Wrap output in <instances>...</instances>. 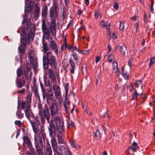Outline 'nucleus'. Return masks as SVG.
<instances>
[{"label":"nucleus","instance_id":"obj_38","mask_svg":"<svg viewBox=\"0 0 155 155\" xmlns=\"http://www.w3.org/2000/svg\"><path fill=\"white\" fill-rule=\"evenodd\" d=\"M33 66L35 70L37 69V63L36 61L34 60L32 62H30Z\"/></svg>","mask_w":155,"mask_h":155},{"label":"nucleus","instance_id":"obj_52","mask_svg":"<svg viewBox=\"0 0 155 155\" xmlns=\"http://www.w3.org/2000/svg\"><path fill=\"white\" fill-rule=\"evenodd\" d=\"M89 50H83L81 52V53L84 54H88L89 52Z\"/></svg>","mask_w":155,"mask_h":155},{"label":"nucleus","instance_id":"obj_18","mask_svg":"<svg viewBox=\"0 0 155 155\" xmlns=\"http://www.w3.org/2000/svg\"><path fill=\"white\" fill-rule=\"evenodd\" d=\"M69 63L71 65L70 69V72L74 74V70L76 68V67L74 62L71 58H70L69 59Z\"/></svg>","mask_w":155,"mask_h":155},{"label":"nucleus","instance_id":"obj_35","mask_svg":"<svg viewBox=\"0 0 155 155\" xmlns=\"http://www.w3.org/2000/svg\"><path fill=\"white\" fill-rule=\"evenodd\" d=\"M57 138L58 141L59 143H64L63 140L61 136H60L59 134L58 135Z\"/></svg>","mask_w":155,"mask_h":155},{"label":"nucleus","instance_id":"obj_58","mask_svg":"<svg viewBox=\"0 0 155 155\" xmlns=\"http://www.w3.org/2000/svg\"><path fill=\"white\" fill-rule=\"evenodd\" d=\"M40 85L41 88V91L42 92L44 91H45L46 90L44 89L43 84L41 82L40 83Z\"/></svg>","mask_w":155,"mask_h":155},{"label":"nucleus","instance_id":"obj_44","mask_svg":"<svg viewBox=\"0 0 155 155\" xmlns=\"http://www.w3.org/2000/svg\"><path fill=\"white\" fill-rule=\"evenodd\" d=\"M71 146L72 147H76V143H75V141L74 140H72V141H71Z\"/></svg>","mask_w":155,"mask_h":155},{"label":"nucleus","instance_id":"obj_57","mask_svg":"<svg viewBox=\"0 0 155 155\" xmlns=\"http://www.w3.org/2000/svg\"><path fill=\"white\" fill-rule=\"evenodd\" d=\"M113 7L116 10H118V5L117 3L116 2L114 3L113 5Z\"/></svg>","mask_w":155,"mask_h":155},{"label":"nucleus","instance_id":"obj_59","mask_svg":"<svg viewBox=\"0 0 155 155\" xmlns=\"http://www.w3.org/2000/svg\"><path fill=\"white\" fill-rule=\"evenodd\" d=\"M153 3H152L150 5V11L151 13H153V12H154V10H153Z\"/></svg>","mask_w":155,"mask_h":155},{"label":"nucleus","instance_id":"obj_20","mask_svg":"<svg viewBox=\"0 0 155 155\" xmlns=\"http://www.w3.org/2000/svg\"><path fill=\"white\" fill-rule=\"evenodd\" d=\"M40 5L36 4L34 9V17L36 19H37L39 17L40 11Z\"/></svg>","mask_w":155,"mask_h":155},{"label":"nucleus","instance_id":"obj_46","mask_svg":"<svg viewBox=\"0 0 155 155\" xmlns=\"http://www.w3.org/2000/svg\"><path fill=\"white\" fill-rule=\"evenodd\" d=\"M72 56H73L74 59L76 60V61H78L77 54L76 53L73 52L72 54Z\"/></svg>","mask_w":155,"mask_h":155},{"label":"nucleus","instance_id":"obj_26","mask_svg":"<svg viewBox=\"0 0 155 155\" xmlns=\"http://www.w3.org/2000/svg\"><path fill=\"white\" fill-rule=\"evenodd\" d=\"M28 57L30 60V62H32V61L34 60L35 57V54L34 51L32 50L28 52Z\"/></svg>","mask_w":155,"mask_h":155},{"label":"nucleus","instance_id":"obj_19","mask_svg":"<svg viewBox=\"0 0 155 155\" xmlns=\"http://www.w3.org/2000/svg\"><path fill=\"white\" fill-rule=\"evenodd\" d=\"M42 46H43V51L44 52L43 54H46L47 53H48V52H51V51H49V48L48 47L47 44L45 42V40L43 39L42 40Z\"/></svg>","mask_w":155,"mask_h":155},{"label":"nucleus","instance_id":"obj_5","mask_svg":"<svg viewBox=\"0 0 155 155\" xmlns=\"http://www.w3.org/2000/svg\"><path fill=\"white\" fill-rule=\"evenodd\" d=\"M35 35L34 31L31 30L29 32L27 38H23L22 39H21V44L18 48L19 51L20 53H23L24 52L26 44L27 43H29L31 39L33 40Z\"/></svg>","mask_w":155,"mask_h":155},{"label":"nucleus","instance_id":"obj_8","mask_svg":"<svg viewBox=\"0 0 155 155\" xmlns=\"http://www.w3.org/2000/svg\"><path fill=\"white\" fill-rule=\"evenodd\" d=\"M53 86V89L55 97L59 99L61 96V88L56 83H54Z\"/></svg>","mask_w":155,"mask_h":155},{"label":"nucleus","instance_id":"obj_33","mask_svg":"<svg viewBox=\"0 0 155 155\" xmlns=\"http://www.w3.org/2000/svg\"><path fill=\"white\" fill-rule=\"evenodd\" d=\"M23 74V71L20 68H19L17 70V75L18 77H21V75Z\"/></svg>","mask_w":155,"mask_h":155},{"label":"nucleus","instance_id":"obj_55","mask_svg":"<svg viewBox=\"0 0 155 155\" xmlns=\"http://www.w3.org/2000/svg\"><path fill=\"white\" fill-rule=\"evenodd\" d=\"M15 124L17 125L18 126H21V122L20 121V120H16L15 121Z\"/></svg>","mask_w":155,"mask_h":155},{"label":"nucleus","instance_id":"obj_24","mask_svg":"<svg viewBox=\"0 0 155 155\" xmlns=\"http://www.w3.org/2000/svg\"><path fill=\"white\" fill-rule=\"evenodd\" d=\"M32 89L34 93L35 96L36 97H37L38 99L40 100V98L39 94L38 93L37 87L35 83L33 84V86L32 88Z\"/></svg>","mask_w":155,"mask_h":155},{"label":"nucleus","instance_id":"obj_54","mask_svg":"<svg viewBox=\"0 0 155 155\" xmlns=\"http://www.w3.org/2000/svg\"><path fill=\"white\" fill-rule=\"evenodd\" d=\"M116 76L117 77L119 78H120V72L119 71V70H118V71H116Z\"/></svg>","mask_w":155,"mask_h":155},{"label":"nucleus","instance_id":"obj_22","mask_svg":"<svg viewBox=\"0 0 155 155\" xmlns=\"http://www.w3.org/2000/svg\"><path fill=\"white\" fill-rule=\"evenodd\" d=\"M20 106L21 107L20 104L18 103L17 106L18 110L16 112V115L19 119L22 118L24 117V114L21 113V110Z\"/></svg>","mask_w":155,"mask_h":155},{"label":"nucleus","instance_id":"obj_21","mask_svg":"<svg viewBox=\"0 0 155 155\" xmlns=\"http://www.w3.org/2000/svg\"><path fill=\"white\" fill-rule=\"evenodd\" d=\"M22 138L24 143L26 144L30 148H31L32 147V145L31 140L29 137L24 136Z\"/></svg>","mask_w":155,"mask_h":155},{"label":"nucleus","instance_id":"obj_56","mask_svg":"<svg viewBox=\"0 0 155 155\" xmlns=\"http://www.w3.org/2000/svg\"><path fill=\"white\" fill-rule=\"evenodd\" d=\"M74 123L73 122H72L71 121V122L68 124V127H74Z\"/></svg>","mask_w":155,"mask_h":155},{"label":"nucleus","instance_id":"obj_64","mask_svg":"<svg viewBox=\"0 0 155 155\" xmlns=\"http://www.w3.org/2000/svg\"><path fill=\"white\" fill-rule=\"evenodd\" d=\"M66 148H67V151L66 152V153H65L66 155H71V152L68 150V147H66Z\"/></svg>","mask_w":155,"mask_h":155},{"label":"nucleus","instance_id":"obj_53","mask_svg":"<svg viewBox=\"0 0 155 155\" xmlns=\"http://www.w3.org/2000/svg\"><path fill=\"white\" fill-rule=\"evenodd\" d=\"M143 21L145 22H147L148 21L147 16L145 13L144 14Z\"/></svg>","mask_w":155,"mask_h":155},{"label":"nucleus","instance_id":"obj_43","mask_svg":"<svg viewBox=\"0 0 155 155\" xmlns=\"http://www.w3.org/2000/svg\"><path fill=\"white\" fill-rule=\"evenodd\" d=\"M64 106L65 109V110L66 111V113H69V112L68 111L67 107V103L66 101H64Z\"/></svg>","mask_w":155,"mask_h":155},{"label":"nucleus","instance_id":"obj_36","mask_svg":"<svg viewBox=\"0 0 155 155\" xmlns=\"http://www.w3.org/2000/svg\"><path fill=\"white\" fill-rule=\"evenodd\" d=\"M155 62V58L153 57L151 58L150 59V63L149 64V67L151 66Z\"/></svg>","mask_w":155,"mask_h":155},{"label":"nucleus","instance_id":"obj_3","mask_svg":"<svg viewBox=\"0 0 155 155\" xmlns=\"http://www.w3.org/2000/svg\"><path fill=\"white\" fill-rule=\"evenodd\" d=\"M46 138V134L44 130L41 129L39 135V142L38 140L35 138V143L37 153L38 155H43V145L42 138L44 141Z\"/></svg>","mask_w":155,"mask_h":155},{"label":"nucleus","instance_id":"obj_30","mask_svg":"<svg viewBox=\"0 0 155 155\" xmlns=\"http://www.w3.org/2000/svg\"><path fill=\"white\" fill-rule=\"evenodd\" d=\"M58 3L55 1H54L53 2V5L50 9L58 11Z\"/></svg>","mask_w":155,"mask_h":155},{"label":"nucleus","instance_id":"obj_63","mask_svg":"<svg viewBox=\"0 0 155 155\" xmlns=\"http://www.w3.org/2000/svg\"><path fill=\"white\" fill-rule=\"evenodd\" d=\"M133 61V59H131L128 62V65L130 67Z\"/></svg>","mask_w":155,"mask_h":155},{"label":"nucleus","instance_id":"obj_31","mask_svg":"<svg viewBox=\"0 0 155 155\" xmlns=\"http://www.w3.org/2000/svg\"><path fill=\"white\" fill-rule=\"evenodd\" d=\"M94 136L97 139H99L100 138V131L98 129H97L94 133Z\"/></svg>","mask_w":155,"mask_h":155},{"label":"nucleus","instance_id":"obj_51","mask_svg":"<svg viewBox=\"0 0 155 155\" xmlns=\"http://www.w3.org/2000/svg\"><path fill=\"white\" fill-rule=\"evenodd\" d=\"M100 25L101 27L103 28H104L105 27V25L104 21H101L100 22Z\"/></svg>","mask_w":155,"mask_h":155},{"label":"nucleus","instance_id":"obj_12","mask_svg":"<svg viewBox=\"0 0 155 155\" xmlns=\"http://www.w3.org/2000/svg\"><path fill=\"white\" fill-rule=\"evenodd\" d=\"M49 46L52 50L54 51L56 55H57L58 53V49L56 43L53 40L51 41L49 44Z\"/></svg>","mask_w":155,"mask_h":155},{"label":"nucleus","instance_id":"obj_4","mask_svg":"<svg viewBox=\"0 0 155 155\" xmlns=\"http://www.w3.org/2000/svg\"><path fill=\"white\" fill-rule=\"evenodd\" d=\"M42 60L43 67L45 69L48 68V65L54 66L57 65L55 57L53 55L52 52L47 53L46 54H43Z\"/></svg>","mask_w":155,"mask_h":155},{"label":"nucleus","instance_id":"obj_37","mask_svg":"<svg viewBox=\"0 0 155 155\" xmlns=\"http://www.w3.org/2000/svg\"><path fill=\"white\" fill-rule=\"evenodd\" d=\"M114 57L113 54H111L108 56L107 58V61L110 63L111 62L113 59Z\"/></svg>","mask_w":155,"mask_h":155},{"label":"nucleus","instance_id":"obj_41","mask_svg":"<svg viewBox=\"0 0 155 155\" xmlns=\"http://www.w3.org/2000/svg\"><path fill=\"white\" fill-rule=\"evenodd\" d=\"M137 94L136 90H135V92L133 95L132 97L133 99H135L136 100L137 97Z\"/></svg>","mask_w":155,"mask_h":155},{"label":"nucleus","instance_id":"obj_13","mask_svg":"<svg viewBox=\"0 0 155 155\" xmlns=\"http://www.w3.org/2000/svg\"><path fill=\"white\" fill-rule=\"evenodd\" d=\"M58 11L50 9L49 10L50 17L51 19L55 20L58 17Z\"/></svg>","mask_w":155,"mask_h":155},{"label":"nucleus","instance_id":"obj_27","mask_svg":"<svg viewBox=\"0 0 155 155\" xmlns=\"http://www.w3.org/2000/svg\"><path fill=\"white\" fill-rule=\"evenodd\" d=\"M48 10V7L45 6L43 8L42 11V16L43 17H45L47 15V12Z\"/></svg>","mask_w":155,"mask_h":155},{"label":"nucleus","instance_id":"obj_10","mask_svg":"<svg viewBox=\"0 0 155 155\" xmlns=\"http://www.w3.org/2000/svg\"><path fill=\"white\" fill-rule=\"evenodd\" d=\"M50 111L51 116L58 114L59 112L57 102H52L50 106Z\"/></svg>","mask_w":155,"mask_h":155},{"label":"nucleus","instance_id":"obj_60","mask_svg":"<svg viewBox=\"0 0 155 155\" xmlns=\"http://www.w3.org/2000/svg\"><path fill=\"white\" fill-rule=\"evenodd\" d=\"M68 84H66L65 87V91L66 94H67L68 92Z\"/></svg>","mask_w":155,"mask_h":155},{"label":"nucleus","instance_id":"obj_32","mask_svg":"<svg viewBox=\"0 0 155 155\" xmlns=\"http://www.w3.org/2000/svg\"><path fill=\"white\" fill-rule=\"evenodd\" d=\"M47 77L46 75L45 74L44 77V82L46 86L48 87L50 86V84L49 81H48V83H46V82L47 81Z\"/></svg>","mask_w":155,"mask_h":155},{"label":"nucleus","instance_id":"obj_16","mask_svg":"<svg viewBox=\"0 0 155 155\" xmlns=\"http://www.w3.org/2000/svg\"><path fill=\"white\" fill-rule=\"evenodd\" d=\"M42 29L44 35H48L50 32L47 27L45 21H43L42 23Z\"/></svg>","mask_w":155,"mask_h":155},{"label":"nucleus","instance_id":"obj_40","mask_svg":"<svg viewBox=\"0 0 155 155\" xmlns=\"http://www.w3.org/2000/svg\"><path fill=\"white\" fill-rule=\"evenodd\" d=\"M67 48V45L66 42H65L61 46V51H62L64 49V48L66 49Z\"/></svg>","mask_w":155,"mask_h":155},{"label":"nucleus","instance_id":"obj_14","mask_svg":"<svg viewBox=\"0 0 155 155\" xmlns=\"http://www.w3.org/2000/svg\"><path fill=\"white\" fill-rule=\"evenodd\" d=\"M54 73L55 72L52 69H48L49 77L51 79V82L53 83H56L57 82Z\"/></svg>","mask_w":155,"mask_h":155},{"label":"nucleus","instance_id":"obj_2","mask_svg":"<svg viewBox=\"0 0 155 155\" xmlns=\"http://www.w3.org/2000/svg\"><path fill=\"white\" fill-rule=\"evenodd\" d=\"M38 107L39 111V115L41 123L43 124L45 123V118L48 122L50 119V114L47 105L46 104L43 107L40 100L38 103Z\"/></svg>","mask_w":155,"mask_h":155},{"label":"nucleus","instance_id":"obj_47","mask_svg":"<svg viewBox=\"0 0 155 155\" xmlns=\"http://www.w3.org/2000/svg\"><path fill=\"white\" fill-rule=\"evenodd\" d=\"M82 71L83 73H84L86 72V69L85 65H83L81 67Z\"/></svg>","mask_w":155,"mask_h":155},{"label":"nucleus","instance_id":"obj_28","mask_svg":"<svg viewBox=\"0 0 155 155\" xmlns=\"http://www.w3.org/2000/svg\"><path fill=\"white\" fill-rule=\"evenodd\" d=\"M137 147H133L132 146H130L127 149V151L126 152L128 154L129 153V151L130 150H132L133 152H136L137 148Z\"/></svg>","mask_w":155,"mask_h":155},{"label":"nucleus","instance_id":"obj_7","mask_svg":"<svg viewBox=\"0 0 155 155\" xmlns=\"http://www.w3.org/2000/svg\"><path fill=\"white\" fill-rule=\"evenodd\" d=\"M32 94L28 92L27 96L26 99V102L24 101H21L20 104V106L22 109H25L27 108L28 106L31 107V103Z\"/></svg>","mask_w":155,"mask_h":155},{"label":"nucleus","instance_id":"obj_29","mask_svg":"<svg viewBox=\"0 0 155 155\" xmlns=\"http://www.w3.org/2000/svg\"><path fill=\"white\" fill-rule=\"evenodd\" d=\"M112 66L113 68V71H118V64L117 62L115 61H114L112 63Z\"/></svg>","mask_w":155,"mask_h":155},{"label":"nucleus","instance_id":"obj_61","mask_svg":"<svg viewBox=\"0 0 155 155\" xmlns=\"http://www.w3.org/2000/svg\"><path fill=\"white\" fill-rule=\"evenodd\" d=\"M33 130L35 133L37 134L38 132V129L36 127V126L32 127Z\"/></svg>","mask_w":155,"mask_h":155},{"label":"nucleus","instance_id":"obj_45","mask_svg":"<svg viewBox=\"0 0 155 155\" xmlns=\"http://www.w3.org/2000/svg\"><path fill=\"white\" fill-rule=\"evenodd\" d=\"M124 23L122 22H120L119 28L120 30L122 31L124 29Z\"/></svg>","mask_w":155,"mask_h":155},{"label":"nucleus","instance_id":"obj_49","mask_svg":"<svg viewBox=\"0 0 155 155\" xmlns=\"http://www.w3.org/2000/svg\"><path fill=\"white\" fill-rule=\"evenodd\" d=\"M67 48L69 50H70L71 51L73 52L74 51V47L69 46H67Z\"/></svg>","mask_w":155,"mask_h":155},{"label":"nucleus","instance_id":"obj_48","mask_svg":"<svg viewBox=\"0 0 155 155\" xmlns=\"http://www.w3.org/2000/svg\"><path fill=\"white\" fill-rule=\"evenodd\" d=\"M121 75L123 76V77H124V78L126 79H127L128 78V74L124 73V72L122 73L121 74Z\"/></svg>","mask_w":155,"mask_h":155},{"label":"nucleus","instance_id":"obj_50","mask_svg":"<svg viewBox=\"0 0 155 155\" xmlns=\"http://www.w3.org/2000/svg\"><path fill=\"white\" fill-rule=\"evenodd\" d=\"M142 82L141 81H137L136 83V84L137 85L138 87H140L141 88H142Z\"/></svg>","mask_w":155,"mask_h":155},{"label":"nucleus","instance_id":"obj_62","mask_svg":"<svg viewBox=\"0 0 155 155\" xmlns=\"http://www.w3.org/2000/svg\"><path fill=\"white\" fill-rule=\"evenodd\" d=\"M25 91V88H22L21 90H19L18 92L20 93L23 94L24 93Z\"/></svg>","mask_w":155,"mask_h":155},{"label":"nucleus","instance_id":"obj_15","mask_svg":"<svg viewBox=\"0 0 155 155\" xmlns=\"http://www.w3.org/2000/svg\"><path fill=\"white\" fill-rule=\"evenodd\" d=\"M25 81L23 78H18L16 80V84L17 87L19 88H21L25 84Z\"/></svg>","mask_w":155,"mask_h":155},{"label":"nucleus","instance_id":"obj_1","mask_svg":"<svg viewBox=\"0 0 155 155\" xmlns=\"http://www.w3.org/2000/svg\"><path fill=\"white\" fill-rule=\"evenodd\" d=\"M63 122L62 119L58 116L55 117L54 120H51L50 124V128L48 129L50 135L52 136V130H55L60 134L63 132Z\"/></svg>","mask_w":155,"mask_h":155},{"label":"nucleus","instance_id":"obj_39","mask_svg":"<svg viewBox=\"0 0 155 155\" xmlns=\"http://www.w3.org/2000/svg\"><path fill=\"white\" fill-rule=\"evenodd\" d=\"M31 10V8L30 6H27V5L25 6V12L26 14H27V12H28Z\"/></svg>","mask_w":155,"mask_h":155},{"label":"nucleus","instance_id":"obj_6","mask_svg":"<svg viewBox=\"0 0 155 155\" xmlns=\"http://www.w3.org/2000/svg\"><path fill=\"white\" fill-rule=\"evenodd\" d=\"M43 98H46V102L48 104L51 103L54 97L52 91L50 89H48L47 91L45 90L42 92Z\"/></svg>","mask_w":155,"mask_h":155},{"label":"nucleus","instance_id":"obj_9","mask_svg":"<svg viewBox=\"0 0 155 155\" xmlns=\"http://www.w3.org/2000/svg\"><path fill=\"white\" fill-rule=\"evenodd\" d=\"M24 110V111L25 114V116L27 119L29 120H31L30 117L32 118L33 119H35V116L34 114L33 113L31 108V107L28 106L27 108H25V109H22Z\"/></svg>","mask_w":155,"mask_h":155},{"label":"nucleus","instance_id":"obj_17","mask_svg":"<svg viewBox=\"0 0 155 155\" xmlns=\"http://www.w3.org/2000/svg\"><path fill=\"white\" fill-rule=\"evenodd\" d=\"M51 143L53 150L55 152L58 151L57 143L56 139L54 137H52L51 140Z\"/></svg>","mask_w":155,"mask_h":155},{"label":"nucleus","instance_id":"obj_11","mask_svg":"<svg viewBox=\"0 0 155 155\" xmlns=\"http://www.w3.org/2000/svg\"><path fill=\"white\" fill-rule=\"evenodd\" d=\"M50 29L52 35L54 36H55L56 33V21L54 19H51Z\"/></svg>","mask_w":155,"mask_h":155},{"label":"nucleus","instance_id":"obj_42","mask_svg":"<svg viewBox=\"0 0 155 155\" xmlns=\"http://www.w3.org/2000/svg\"><path fill=\"white\" fill-rule=\"evenodd\" d=\"M140 97L143 100V101H142V103L143 102L147 99L146 95L145 94H142L140 95Z\"/></svg>","mask_w":155,"mask_h":155},{"label":"nucleus","instance_id":"obj_34","mask_svg":"<svg viewBox=\"0 0 155 155\" xmlns=\"http://www.w3.org/2000/svg\"><path fill=\"white\" fill-rule=\"evenodd\" d=\"M46 152L48 155H52V150L51 146L46 147Z\"/></svg>","mask_w":155,"mask_h":155},{"label":"nucleus","instance_id":"obj_23","mask_svg":"<svg viewBox=\"0 0 155 155\" xmlns=\"http://www.w3.org/2000/svg\"><path fill=\"white\" fill-rule=\"evenodd\" d=\"M120 54L122 55H124L127 53V49L125 45H123L120 46Z\"/></svg>","mask_w":155,"mask_h":155},{"label":"nucleus","instance_id":"obj_25","mask_svg":"<svg viewBox=\"0 0 155 155\" xmlns=\"http://www.w3.org/2000/svg\"><path fill=\"white\" fill-rule=\"evenodd\" d=\"M30 73V75L31 77V76L32 73L30 71V68L27 67L24 69V74L27 79L28 78L29 73Z\"/></svg>","mask_w":155,"mask_h":155}]
</instances>
